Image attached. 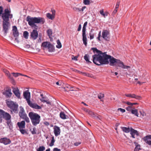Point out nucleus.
<instances>
[{
    "label": "nucleus",
    "mask_w": 151,
    "mask_h": 151,
    "mask_svg": "<svg viewBox=\"0 0 151 151\" xmlns=\"http://www.w3.org/2000/svg\"><path fill=\"white\" fill-rule=\"evenodd\" d=\"M91 50L93 51L94 53H96L92 56L93 61L94 64L97 65L108 64L109 63L108 59H109V65L111 66L115 65L124 69H128L130 68V66L124 65V63L120 60L106 54V52L103 53L94 47L91 48Z\"/></svg>",
    "instance_id": "f257e3e1"
},
{
    "label": "nucleus",
    "mask_w": 151,
    "mask_h": 151,
    "mask_svg": "<svg viewBox=\"0 0 151 151\" xmlns=\"http://www.w3.org/2000/svg\"><path fill=\"white\" fill-rule=\"evenodd\" d=\"M26 21L28 22L29 25L32 27L34 26L37 27L35 24V23L43 24L45 22V19L43 17H32L29 16L27 17Z\"/></svg>",
    "instance_id": "f03ea898"
},
{
    "label": "nucleus",
    "mask_w": 151,
    "mask_h": 151,
    "mask_svg": "<svg viewBox=\"0 0 151 151\" xmlns=\"http://www.w3.org/2000/svg\"><path fill=\"white\" fill-rule=\"evenodd\" d=\"M6 16L5 15L4 17L3 16L2 19L3 31L4 32L5 35L8 32L10 27V24L9 22V19H11L13 17V16L9 17Z\"/></svg>",
    "instance_id": "7ed1b4c3"
},
{
    "label": "nucleus",
    "mask_w": 151,
    "mask_h": 151,
    "mask_svg": "<svg viewBox=\"0 0 151 151\" xmlns=\"http://www.w3.org/2000/svg\"><path fill=\"white\" fill-rule=\"evenodd\" d=\"M29 116L33 126H36L39 124L41 117L38 114L31 112L29 113Z\"/></svg>",
    "instance_id": "20e7f679"
},
{
    "label": "nucleus",
    "mask_w": 151,
    "mask_h": 151,
    "mask_svg": "<svg viewBox=\"0 0 151 151\" xmlns=\"http://www.w3.org/2000/svg\"><path fill=\"white\" fill-rule=\"evenodd\" d=\"M7 106L13 112L15 113H18V106L16 103L12 101H6Z\"/></svg>",
    "instance_id": "39448f33"
},
{
    "label": "nucleus",
    "mask_w": 151,
    "mask_h": 151,
    "mask_svg": "<svg viewBox=\"0 0 151 151\" xmlns=\"http://www.w3.org/2000/svg\"><path fill=\"white\" fill-rule=\"evenodd\" d=\"M3 7L1 6H0V16L1 17L2 19H3V16L4 17L5 15L8 17L13 16V14L11 13L10 9L6 8L4 10L3 12Z\"/></svg>",
    "instance_id": "423d86ee"
},
{
    "label": "nucleus",
    "mask_w": 151,
    "mask_h": 151,
    "mask_svg": "<svg viewBox=\"0 0 151 151\" xmlns=\"http://www.w3.org/2000/svg\"><path fill=\"white\" fill-rule=\"evenodd\" d=\"M3 119L6 120H10L11 116L8 113L0 109V123L2 122Z\"/></svg>",
    "instance_id": "0eeeda50"
},
{
    "label": "nucleus",
    "mask_w": 151,
    "mask_h": 151,
    "mask_svg": "<svg viewBox=\"0 0 151 151\" xmlns=\"http://www.w3.org/2000/svg\"><path fill=\"white\" fill-rule=\"evenodd\" d=\"M20 111L19 113V116L21 119L24 120L27 123H29V119L25 113L24 108L22 106H20Z\"/></svg>",
    "instance_id": "6e6552de"
},
{
    "label": "nucleus",
    "mask_w": 151,
    "mask_h": 151,
    "mask_svg": "<svg viewBox=\"0 0 151 151\" xmlns=\"http://www.w3.org/2000/svg\"><path fill=\"white\" fill-rule=\"evenodd\" d=\"M88 22H86L84 23L82 29V37L83 43L86 46L87 45V39L86 35V27L87 25Z\"/></svg>",
    "instance_id": "1a4fd4ad"
},
{
    "label": "nucleus",
    "mask_w": 151,
    "mask_h": 151,
    "mask_svg": "<svg viewBox=\"0 0 151 151\" xmlns=\"http://www.w3.org/2000/svg\"><path fill=\"white\" fill-rule=\"evenodd\" d=\"M102 37L106 40L109 41L110 35L109 31L107 30H103L102 32Z\"/></svg>",
    "instance_id": "9d476101"
},
{
    "label": "nucleus",
    "mask_w": 151,
    "mask_h": 151,
    "mask_svg": "<svg viewBox=\"0 0 151 151\" xmlns=\"http://www.w3.org/2000/svg\"><path fill=\"white\" fill-rule=\"evenodd\" d=\"M13 35L15 37V40L18 42H19V41L18 38L19 35V33L18 32L17 28L15 26L13 27L12 29Z\"/></svg>",
    "instance_id": "9b49d317"
},
{
    "label": "nucleus",
    "mask_w": 151,
    "mask_h": 151,
    "mask_svg": "<svg viewBox=\"0 0 151 151\" xmlns=\"http://www.w3.org/2000/svg\"><path fill=\"white\" fill-rule=\"evenodd\" d=\"M24 98L26 99L27 104L30 101V93L28 91H25L23 93Z\"/></svg>",
    "instance_id": "f8f14e48"
},
{
    "label": "nucleus",
    "mask_w": 151,
    "mask_h": 151,
    "mask_svg": "<svg viewBox=\"0 0 151 151\" xmlns=\"http://www.w3.org/2000/svg\"><path fill=\"white\" fill-rule=\"evenodd\" d=\"M28 104L31 108L35 109H40L42 108L41 106L38 105L36 103H32L31 102V101L28 103Z\"/></svg>",
    "instance_id": "ddd939ff"
},
{
    "label": "nucleus",
    "mask_w": 151,
    "mask_h": 151,
    "mask_svg": "<svg viewBox=\"0 0 151 151\" xmlns=\"http://www.w3.org/2000/svg\"><path fill=\"white\" fill-rule=\"evenodd\" d=\"M53 130L54 134L56 137L60 135L61 131L59 127L56 125L55 126L53 127Z\"/></svg>",
    "instance_id": "4468645a"
},
{
    "label": "nucleus",
    "mask_w": 151,
    "mask_h": 151,
    "mask_svg": "<svg viewBox=\"0 0 151 151\" xmlns=\"http://www.w3.org/2000/svg\"><path fill=\"white\" fill-rule=\"evenodd\" d=\"M30 36L33 40L36 39L38 36V33L37 30L34 29L31 33Z\"/></svg>",
    "instance_id": "2eb2a0df"
},
{
    "label": "nucleus",
    "mask_w": 151,
    "mask_h": 151,
    "mask_svg": "<svg viewBox=\"0 0 151 151\" xmlns=\"http://www.w3.org/2000/svg\"><path fill=\"white\" fill-rule=\"evenodd\" d=\"M4 95L7 98H10L12 96V93L11 89H8L5 91L3 93Z\"/></svg>",
    "instance_id": "dca6fc26"
},
{
    "label": "nucleus",
    "mask_w": 151,
    "mask_h": 151,
    "mask_svg": "<svg viewBox=\"0 0 151 151\" xmlns=\"http://www.w3.org/2000/svg\"><path fill=\"white\" fill-rule=\"evenodd\" d=\"M125 96L127 97H131L132 98H134L138 100H140L142 98L141 96L136 95L134 94L129 93L125 94Z\"/></svg>",
    "instance_id": "f3484780"
},
{
    "label": "nucleus",
    "mask_w": 151,
    "mask_h": 151,
    "mask_svg": "<svg viewBox=\"0 0 151 151\" xmlns=\"http://www.w3.org/2000/svg\"><path fill=\"white\" fill-rule=\"evenodd\" d=\"M11 142V140L5 137L1 138L0 139V142L4 144L5 145L10 144Z\"/></svg>",
    "instance_id": "a211bd4d"
},
{
    "label": "nucleus",
    "mask_w": 151,
    "mask_h": 151,
    "mask_svg": "<svg viewBox=\"0 0 151 151\" xmlns=\"http://www.w3.org/2000/svg\"><path fill=\"white\" fill-rule=\"evenodd\" d=\"M12 91L15 95L18 98H20V94L19 91V90L17 88H13Z\"/></svg>",
    "instance_id": "6ab92c4d"
},
{
    "label": "nucleus",
    "mask_w": 151,
    "mask_h": 151,
    "mask_svg": "<svg viewBox=\"0 0 151 151\" xmlns=\"http://www.w3.org/2000/svg\"><path fill=\"white\" fill-rule=\"evenodd\" d=\"M130 134L131 135L132 137L133 138H135L134 135H136L137 136H138L139 134L137 131L133 129L132 128H130Z\"/></svg>",
    "instance_id": "aec40b11"
},
{
    "label": "nucleus",
    "mask_w": 151,
    "mask_h": 151,
    "mask_svg": "<svg viewBox=\"0 0 151 151\" xmlns=\"http://www.w3.org/2000/svg\"><path fill=\"white\" fill-rule=\"evenodd\" d=\"M25 123L24 121H22L20 122H18L17 125L19 129H24L25 128Z\"/></svg>",
    "instance_id": "412c9836"
},
{
    "label": "nucleus",
    "mask_w": 151,
    "mask_h": 151,
    "mask_svg": "<svg viewBox=\"0 0 151 151\" xmlns=\"http://www.w3.org/2000/svg\"><path fill=\"white\" fill-rule=\"evenodd\" d=\"M60 117L62 119H67L68 116L66 115L64 112L63 111L60 112Z\"/></svg>",
    "instance_id": "4be33fe9"
},
{
    "label": "nucleus",
    "mask_w": 151,
    "mask_h": 151,
    "mask_svg": "<svg viewBox=\"0 0 151 151\" xmlns=\"http://www.w3.org/2000/svg\"><path fill=\"white\" fill-rule=\"evenodd\" d=\"M121 128L124 132L126 133H129L130 132V128L129 127H121Z\"/></svg>",
    "instance_id": "5701e85b"
},
{
    "label": "nucleus",
    "mask_w": 151,
    "mask_h": 151,
    "mask_svg": "<svg viewBox=\"0 0 151 151\" xmlns=\"http://www.w3.org/2000/svg\"><path fill=\"white\" fill-rule=\"evenodd\" d=\"M134 143L136 146V147L134 150V151H139V150L141 149L140 148V146L139 145H138V143L136 142H134Z\"/></svg>",
    "instance_id": "b1692460"
},
{
    "label": "nucleus",
    "mask_w": 151,
    "mask_h": 151,
    "mask_svg": "<svg viewBox=\"0 0 151 151\" xmlns=\"http://www.w3.org/2000/svg\"><path fill=\"white\" fill-rule=\"evenodd\" d=\"M50 44V42H45L42 43V46L44 48H47Z\"/></svg>",
    "instance_id": "393cba45"
},
{
    "label": "nucleus",
    "mask_w": 151,
    "mask_h": 151,
    "mask_svg": "<svg viewBox=\"0 0 151 151\" xmlns=\"http://www.w3.org/2000/svg\"><path fill=\"white\" fill-rule=\"evenodd\" d=\"M47 48L48 49L49 52H53L54 50L53 46L51 43L48 46Z\"/></svg>",
    "instance_id": "a878e982"
},
{
    "label": "nucleus",
    "mask_w": 151,
    "mask_h": 151,
    "mask_svg": "<svg viewBox=\"0 0 151 151\" xmlns=\"http://www.w3.org/2000/svg\"><path fill=\"white\" fill-rule=\"evenodd\" d=\"M47 17L50 19H51V20L53 19L55 17L52 14H51L50 13H47L46 14Z\"/></svg>",
    "instance_id": "bb28decb"
},
{
    "label": "nucleus",
    "mask_w": 151,
    "mask_h": 151,
    "mask_svg": "<svg viewBox=\"0 0 151 151\" xmlns=\"http://www.w3.org/2000/svg\"><path fill=\"white\" fill-rule=\"evenodd\" d=\"M131 113L134 114L135 116L138 117V110L137 109H133L131 111Z\"/></svg>",
    "instance_id": "cd10ccee"
},
{
    "label": "nucleus",
    "mask_w": 151,
    "mask_h": 151,
    "mask_svg": "<svg viewBox=\"0 0 151 151\" xmlns=\"http://www.w3.org/2000/svg\"><path fill=\"white\" fill-rule=\"evenodd\" d=\"M92 2V1L91 0H83V3L86 5H89Z\"/></svg>",
    "instance_id": "c85d7f7f"
},
{
    "label": "nucleus",
    "mask_w": 151,
    "mask_h": 151,
    "mask_svg": "<svg viewBox=\"0 0 151 151\" xmlns=\"http://www.w3.org/2000/svg\"><path fill=\"white\" fill-rule=\"evenodd\" d=\"M72 88L69 85H68L67 86H65L64 88V89H65V91H70L71 90V89Z\"/></svg>",
    "instance_id": "c756f323"
},
{
    "label": "nucleus",
    "mask_w": 151,
    "mask_h": 151,
    "mask_svg": "<svg viewBox=\"0 0 151 151\" xmlns=\"http://www.w3.org/2000/svg\"><path fill=\"white\" fill-rule=\"evenodd\" d=\"M55 142V140L54 139V137L53 136L52 137V140L51 141V142L49 144V146L50 147H52L54 145V143Z\"/></svg>",
    "instance_id": "7c9ffc66"
},
{
    "label": "nucleus",
    "mask_w": 151,
    "mask_h": 151,
    "mask_svg": "<svg viewBox=\"0 0 151 151\" xmlns=\"http://www.w3.org/2000/svg\"><path fill=\"white\" fill-rule=\"evenodd\" d=\"M45 149L44 146H40L37 149V151H44Z\"/></svg>",
    "instance_id": "2f4dec72"
},
{
    "label": "nucleus",
    "mask_w": 151,
    "mask_h": 151,
    "mask_svg": "<svg viewBox=\"0 0 151 151\" xmlns=\"http://www.w3.org/2000/svg\"><path fill=\"white\" fill-rule=\"evenodd\" d=\"M47 33L48 36L50 37L52 35V29H49L47 31Z\"/></svg>",
    "instance_id": "473e14b6"
},
{
    "label": "nucleus",
    "mask_w": 151,
    "mask_h": 151,
    "mask_svg": "<svg viewBox=\"0 0 151 151\" xmlns=\"http://www.w3.org/2000/svg\"><path fill=\"white\" fill-rule=\"evenodd\" d=\"M89 56L88 55L86 54L84 56V59L86 62L91 63V62L89 60Z\"/></svg>",
    "instance_id": "72a5a7b5"
},
{
    "label": "nucleus",
    "mask_w": 151,
    "mask_h": 151,
    "mask_svg": "<svg viewBox=\"0 0 151 151\" xmlns=\"http://www.w3.org/2000/svg\"><path fill=\"white\" fill-rule=\"evenodd\" d=\"M57 45H56V47L57 48H60L61 47L62 45L61 43H60L59 40H57Z\"/></svg>",
    "instance_id": "f704fd0d"
},
{
    "label": "nucleus",
    "mask_w": 151,
    "mask_h": 151,
    "mask_svg": "<svg viewBox=\"0 0 151 151\" xmlns=\"http://www.w3.org/2000/svg\"><path fill=\"white\" fill-rule=\"evenodd\" d=\"M29 35L28 32L27 31H24L23 33V36L26 39H27Z\"/></svg>",
    "instance_id": "c9c22d12"
},
{
    "label": "nucleus",
    "mask_w": 151,
    "mask_h": 151,
    "mask_svg": "<svg viewBox=\"0 0 151 151\" xmlns=\"http://www.w3.org/2000/svg\"><path fill=\"white\" fill-rule=\"evenodd\" d=\"M143 139V140H150L151 139V135H148L144 137Z\"/></svg>",
    "instance_id": "e433bc0d"
},
{
    "label": "nucleus",
    "mask_w": 151,
    "mask_h": 151,
    "mask_svg": "<svg viewBox=\"0 0 151 151\" xmlns=\"http://www.w3.org/2000/svg\"><path fill=\"white\" fill-rule=\"evenodd\" d=\"M30 131L32 134H36V129L35 127H34L32 129H30Z\"/></svg>",
    "instance_id": "4c0bfd02"
},
{
    "label": "nucleus",
    "mask_w": 151,
    "mask_h": 151,
    "mask_svg": "<svg viewBox=\"0 0 151 151\" xmlns=\"http://www.w3.org/2000/svg\"><path fill=\"white\" fill-rule=\"evenodd\" d=\"M132 109H134V107H133L132 106H128L127 107H126V109L128 111H131L132 110Z\"/></svg>",
    "instance_id": "58836bf2"
},
{
    "label": "nucleus",
    "mask_w": 151,
    "mask_h": 151,
    "mask_svg": "<svg viewBox=\"0 0 151 151\" xmlns=\"http://www.w3.org/2000/svg\"><path fill=\"white\" fill-rule=\"evenodd\" d=\"M19 129V131L22 134H27V131L23 129Z\"/></svg>",
    "instance_id": "ea45409f"
},
{
    "label": "nucleus",
    "mask_w": 151,
    "mask_h": 151,
    "mask_svg": "<svg viewBox=\"0 0 151 151\" xmlns=\"http://www.w3.org/2000/svg\"><path fill=\"white\" fill-rule=\"evenodd\" d=\"M4 72L9 78L11 79H12V78L11 77L9 72L8 71L6 70Z\"/></svg>",
    "instance_id": "a19ab883"
},
{
    "label": "nucleus",
    "mask_w": 151,
    "mask_h": 151,
    "mask_svg": "<svg viewBox=\"0 0 151 151\" xmlns=\"http://www.w3.org/2000/svg\"><path fill=\"white\" fill-rule=\"evenodd\" d=\"M144 140L149 145H151V140Z\"/></svg>",
    "instance_id": "79ce46f5"
},
{
    "label": "nucleus",
    "mask_w": 151,
    "mask_h": 151,
    "mask_svg": "<svg viewBox=\"0 0 151 151\" xmlns=\"http://www.w3.org/2000/svg\"><path fill=\"white\" fill-rule=\"evenodd\" d=\"M76 72L78 73H82L83 75L87 76V75L88 74V73H84V72H81L79 70H76Z\"/></svg>",
    "instance_id": "37998d69"
},
{
    "label": "nucleus",
    "mask_w": 151,
    "mask_h": 151,
    "mask_svg": "<svg viewBox=\"0 0 151 151\" xmlns=\"http://www.w3.org/2000/svg\"><path fill=\"white\" fill-rule=\"evenodd\" d=\"M12 74L13 75V76L15 77H17L19 76V74H20L19 73H12Z\"/></svg>",
    "instance_id": "c03bdc74"
},
{
    "label": "nucleus",
    "mask_w": 151,
    "mask_h": 151,
    "mask_svg": "<svg viewBox=\"0 0 151 151\" xmlns=\"http://www.w3.org/2000/svg\"><path fill=\"white\" fill-rule=\"evenodd\" d=\"M104 96V94L100 93L98 96V98L99 99H101L102 98H103Z\"/></svg>",
    "instance_id": "a18cd8bd"
},
{
    "label": "nucleus",
    "mask_w": 151,
    "mask_h": 151,
    "mask_svg": "<svg viewBox=\"0 0 151 151\" xmlns=\"http://www.w3.org/2000/svg\"><path fill=\"white\" fill-rule=\"evenodd\" d=\"M73 10L75 11H78V12H80L81 11V9H80L77 7L73 8Z\"/></svg>",
    "instance_id": "49530a36"
},
{
    "label": "nucleus",
    "mask_w": 151,
    "mask_h": 151,
    "mask_svg": "<svg viewBox=\"0 0 151 151\" xmlns=\"http://www.w3.org/2000/svg\"><path fill=\"white\" fill-rule=\"evenodd\" d=\"M40 101L43 102H46V103L47 104H50V102L48 101V100H43L40 99Z\"/></svg>",
    "instance_id": "de8ad7c7"
},
{
    "label": "nucleus",
    "mask_w": 151,
    "mask_h": 151,
    "mask_svg": "<svg viewBox=\"0 0 151 151\" xmlns=\"http://www.w3.org/2000/svg\"><path fill=\"white\" fill-rule=\"evenodd\" d=\"M88 114L91 116L92 117H94V114L93 112H92V111H89Z\"/></svg>",
    "instance_id": "09e8293b"
},
{
    "label": "nucleus",
    "mask_w": 151,
    "mask_h": 151,
    "mask_svg": "<svg viewBox=\"0 0 151 151\" xmlns=\"http://www.w3.org/2000/svg\"><path fill=\"white\" fill-rule=\"evenodd\" d=\"M118 111H120L122 113H124L125 111V110L124 109H122L121 108H119L118 109Z\"/></svg>",
    "instance_id": "8fccbe9b"
},
{
    "label": "nucleus",
    "mask_w": 151,
    "mask_h": 151,
    "mask_svg": "<svg viewBox=\"0 0 151 151\" xmlns=\"http://www.w3.org/2000/svg\"><path fill=\"white\" fill-rule=\"evenodd\" d=\"M90 38L91 40L92 39L94 38V35L91 33H89Z\"/></svg>",
    "instance_id": "3c124183"
},
{
    "label": "nucleus",
    "mask_w": 151,
    "mask_h": 151,
    "mask_svg": "<svg viewBox=\"0 0 151 151\" xmlns=\"http://www.w3.org/2000/svg\"><path fill=\"white\" fill-rule=\"evenodd\" d=\"M7 123L8 125V126L9 127V128H10V125H11V121L10 120H7Z\"/></svg>",
    "instance_id": "603ef678"
},
{
    "label": "nucleus",
    "mask_w": 151,
    "mask_h": 151,
    "mask_svg": "<svg viewBox=\"0 0 151 151\" xmlns=\"http://www.w3.org/2000/svg\"><path fill=\"white\" fill-rule=\"evenodd\" d=\"M51 12H52V14L55 17V10L52 9Z\"/></svg>",
    "instance_id": "864d4df0"
},
{
    "label": "nucleus",
    "mask_w": 151,
    "mask_h": 151,
    "mask_svg": "<svg viewBox=\"0 0 151 151\" xmlns=\"http://www.w3.org/2000/svg\"><path fill=\"white\" fill-rule=\"evenodd\" d=\"M101 32L100 31L99 34H98V36L97 37V38H98V39L99 40V41H100V37H101Z\"/></svg>",
    "instance_id": "5fc2aeb1"
},
{
    "label": "nucleus",
    "mask_w": 151,
    "mask_h": 151,
    "mask_svg": "<svg viewBox=\"0 0 151 151\" xmlns=\"http://www.w3.org/2000/svg\"><path fill=\"white\" fill-rule=\"evenodd\" d=\"M81 144V142H76V143H74V145L75 146H78V145H80V144Z\"/></svg>",
    "instance_id": "6e6d98bb"
},
{
    "label": "nucleus",
    "mask_w": 151,
    "mask_h": 151,
    "mask_svg": "<svg viewBox=\"0 0 151 151\" xmlns=\"http://www.w3.org/2000/svg\"><path fill=\"white\" fill-rule=\"evenodd\" d=\"M126 104H127L129 106H132V103H131L129 102H127L126 103Z\"/></svg>",
    "instance_id": "4d7b16f0"
},
{
    "label": "nucleus",
    "mask_w": 151,
    "mask_h": 151,
    "mask_svg": "<svg viewBox=\"0 0 151 151\" xmlns=\"http://www.w3.org/2000/svg\"><path fill=\"white\" fill-rule=\"evenodd\" d=\"M81 24H80L78 27V29L77 30L78 31H80L81 29Z\"/></svg>",
    "instance_id": "13d9d810"
},
{
    "label": "nucleus",
    "mask_w": 151,
    "mask_h": 151,
    "mask_svg": "<svg viewBox=\"0 0 151 151\" xmlns=\"http://www.w3.org/2000/svg\"><path fill=\"white\" fill-rule=\"evenodd\" d=\"M119 2H117L115 7L116 9H118L119 7Z\"/></svg>",
    "instance_id": "bf43d9fd"
},
{
    "label": "nucleus",
    "mask_w": 151,
    "mask_h": 151,
    "mask_svg": "<svg viewBox=\"0 0 151 151\" xmlns=\"http://www.w3.org/2000/svg\"><path fill=\"white\" fill-rule=\"evenodd\" d=\"M101 15L103 16V17H105L106 16H107L108 15V13L105 12V13H104Z\"/></svg>",
    "instance_id": "052dcab7"
},
{
    "label": "nucleus",
    "mask_w": 151,
    "mask_h": 151,
    "mask_svg": "<svg viewBox=\"0 0 151 151\" xmlns=\"http://www.w3.org/2000/svg\"><path fill=\"white\" fill-rule=\"evenodd\" d=\"M53 151H60V150L57 148H55L53 149Z\"/></svg>",
    "instance_id": "680f3d73"
},
{
    "label": "nucleus",
    "mask_w": 151,
    "mask_h": 151,
    "mask_svg": "<svg viewBox=\"0 0 151 151\" xmlns=\"http://www.w3.org/2000/svg\"><path fill=\"white\" fill-rule=\"evenodd\" d=\"M44 124L46 126H48L49 125V123L48 122H44Z\"/></svg>",
    "instance_id": "e2e57ef3"
},
{
    "label": "nucleus",
    "mask_w": 151,
    "mask_h": 151,
    "mask_svg": "<svg viewBox=\"0 0 151 151\" xmlns=\"http://www.w3.org/2000/svg\"><path fill=\"white\" fill-rule=\"evenodd\" d=\"M117 11V9H116V8H115L114 10L113 11V13L114 14H116Z\"/></svg>",
    "instance_id": "0e129e2a"
},
{
    "label": "nucleus",
    "mask_w": 151,
    "mask_h": 151,
    "mask_svg": "<svg viewBox=\"0 0 151 151\" xmlns=\"http://www.w3.org/2000/svg\"><path fill=\"white\" fill-rule=\"evenodd\" d=\"M100 14H101V15H102L104 13V10L103 9H101V10L100 11Z\"/></svg>",
    "instance_id": "69168bd1"
},
{
    "label": "nucleus",
    "mask_w": 151,
    "mask_h": 151,
    "mask_svg": "<svg viewBox=\"0 0 151 151\" xmlns=\"http://www.w3.org/2000/svg\"><path fill=\"white\" fill-rule=\"evenodd\" d=\"M61 82H60L59 81L57 82H56V84L57 85H59V86H60L61 85Z\"/></svg>",
    "instance_id": "338daca9"
},
{
    "label": "nucleus",
    "mask_w": 151,
    "mask_h": 151,
    "mask_svg": "<svg viewBox=\"0 0 151 151\" xmlns=\"http://www.w3.org/2000/svg\"><path fill=\"white\" fill-rule=\"evenodd\" d=\"M140 113L142 115V116H144L145 114V113L144 112L142 113L141 111H140Z\"/></svg>",
    "instance_id": "774afa93"
}]
</instances>
